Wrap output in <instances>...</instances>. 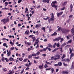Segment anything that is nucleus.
I'll use <instances>...</instances> for the list:
<instances>
[{
    "label": "nucleus",
    "instance_id": "nucleus-1",
    "mask_svg": "<svg viewBox=\"0 0 74 74\" xmlns=\"http://www.w3.org/2000/svg\"><path fill=\"white\" fill-rule=\"evenodd\" d=\"M57 3V2L56 1H53L52 2V3L51 4V5L52 6V7H53V8H55L56 10H57V8H58V6L55 5V4H56Z\"/></svg>",
    "mask_w": 74,
    "mask_h": 74
},
{
    "label": "nucleus",
    "instance_id": "nucleus-2",
    "mask_svg": "<svg viewBox=\"0 0 74 74\" xmlns=\"http://www.w3.org/2000/svg\"><path fill=\"white\" fill-rule=\"evenodd\" d=\"M60 40H61L60 41V42L62 43V42L63 41L64 39L62 38H61V37H60L57 38H56L54 39V41H59Z\"/></svg>",
    "mask_w": 74,
    "mask_h": 74
},
{
    "label": "nucleus",
    "instance_id": "nucleus-3",
    "mask_svg": "<svg viewBox=\"0 0 74 74\" xmlns=\"http://www.w3.org/2000/svg\"><path fill=\"white\" fill-rule=\"evenodd\" d=\"M9 21L10 20L8 18L6 20H5V19L4 18L1 20V22H3V24H5L6 23H7V22H9Z\"/></svg>",
    "mask_w": 74,
    "mask_h": 74
},
{
    "label": "nucleus",
    "instance_id": "nucleus-4",
    "mask_svg": "<svg viewBox=\"0 0 74 74\" xmlns=\"http://www.w3.org/2000/svg\"><path fill=\"white\" fill-rule=\"evenodd\" d=\"M60 57V55L58 54L57 55L55 56H54V60H56L57 59H59Z\"/></svg>",
    "mask_w": 74,
    "mask_h": 74
},
{
    "label": "nucleus",
    "instance_id": "nucleus-5",
    "mask_svg": "<svg viewBox=\"0 0 74 74\" xmlns=\"http://www.w3.org/2000/svg\"><path fill=\"white\" fill-rule=\"evenodd\" d=\"M43 64H42V65H40L39 66V68H40V70H42V69H43Z\"/></svg>",
    "mask_w": 74,
    "mask_h": 74
},
{
    "label": "nucleus",
    "instance_id": "nucleus-6",
    "mask_svg": "<svg viewBox=\"0 0 74 74\" xmlns=\"http://www.w3.org/2000/svg\"><path fill=\"white\" fill-rule=\"evenodd\" d=\"M69 73L68 72V71H62V74H68Z\"/></svg>",
    "mask_w": 74,
    "mask_h": 74
},
{
    "label": "nucleus",
    "instance_id": "nucleus-7",
    "mask_svg": "<svg viewBox=\"0 0 74 74\" xmlns=\"http://www.w3.org/2000/svg\"><path fill=\"white\" fill-rule=\"evenodd\" d=\"M48 47H49L50 48H52V45H51V44L49 43L47 44Z\"/></svg>",
    "mask_w": 74,
    "mask_h": 74
},
{
    "label": "nucleus",
    "instance_id": "nucleus-8",
    "mask_svg": "<svg viewBox=\"0 0 74 74\" xmlns=\"http://www.w3.org/2000/svg\"><path fill=\"white\" fill-rule=\"evenodd\" d=\"M70 46H71L70 45H67L65 47V49H67V48H69L70 47Z\"/></svg>",
    "mask_w": 74,
    "mask_h": 74
},
{
    "label": "nucleus",
    "instance_id": "nucleus-9",
    "mask_svg": "<svg viewBox=\"0 0 74 74\" xmlns=\"http://www.w3.org/2000/svg\"><path fill=\"white\" fill-rule=\"evenodd\" d=\"M7 56H10L11 55V50H9V51L8 53H7Z\"/></svg>",
    "mask_w": 74,
    "mask_h": 74
},
{
    "label": "nucleus",
    "instance_id": "nucleus-10",
    "mask_svg": "<svg viewBox=\"0 0 74 74\" xmlns=\"http://www.w3.org/2000/svg\"><path fill=\"white\" fill-rule=\"evenodd\" d=\"M41 26V25L40 24H37L35 26L36 28H37V27H39Z\"/></svg>",
    "mask_w": 74,
    "mask_h": 74
},
{
    "label": "nucleus",
    "instance_id": "nucleus-11",
    "mask_svg": "<svg viewBox=\"0 0 74 74\" xmlns=\"http://www.w3.org/2000/svg\"><path fill=\"white\" fill-rule=\"evenodd\" d=\"M63 14V12H61L60 13H58L57 14V16L59 17L60 15H61L62 14Z\"/></svg>",
    "mask_w": 74,
    "mask_h": 74
},
{
    "label": "nucleus",
    "instance_id": "nucleus-12",
    "mask_svg": "<svg viewBox=\"0 0 74 74\" xmlns=\"http://www.w3.org/2000/svg\"><path fill=\"white\" fill-rule=\"evenodd\" d=\"M42 2L43 3H49V1L48 0H43L42 1Z\"/></svg>",
    "mask_w": 74,
    "mask_h": 74
},
{
    "label": "nucleus",
    "instance_id": "nucleus-13",
    "mask_svg": "<svg viewBox=\"0 0 74 74\" xmlns=\"http://www.w3.org/2000/svg\"><path fill=\"white\" fill-rule=\"evenodd\" d=\"M71 32L73 34H74V28H72L71 30Z\"/></svg>",
    "mask_w": 74,
    "mask_h": 74
},
{
    "label": "nucleus",
    "instance_id": "nucleus-14",
    "mask_svg": "<svg viewBox=\"0 0 74 74\" xmlns=\"http://www.w3.org/2000/svg\"><path fill=\"white\" fill-rule=\"evenodd\" d=\"M57 35V33L56 32H54V33L53 34H52L51 36H56Z\"/></svg>",
    "mask_w": 74,
    "mask_h": 74
},
{
    "label": "nucleus",
    "instance_id": "nucleus-15",
    "mask_svg": "<svg viewBox=\"0 0 74 74\" xmlns=\"http://www.w3.org/2000/svg\"><path fill=\"white\" fill-rule=\"evenodd\" d=\"M31 38L32 39V41L33 42H34V41H36V37H32Z\"/></svg>",
    "mask_w": 74,
    "mask_h": 74
},
{
    "label": "nucleus",
    "instance_id": "nucleus-16",
    "mask_svg": "<svg viewBox=\"0 0 74 74\" xmlns=\"http://www.w3.org/2000/svg\"><path fill=\"white\" fill-rule=\"evenodd\" d=\"M64 58H66V54H63V55L61 57V58L62 59H64Z\"/></svg>",
    "mask_w": 74,
    "mask_h": 74
},
{
    "label": "nucleus",
    "instance_id": "nucleus-17",
    "mask_svg": "<svg viewBox=\"0 0 74 74\" xmlns=\"http://www.w3.org/2000/svg\"><path fill=\"white\" fill-rule=\"evenodd\" d=\"M58 66H61L62 65V63L60 62H59L58 63Z\"/></svg>",
    "mask_w": 74,
    "mask_h": 74
},
{
    "label": "nucleus",
    "instance_id": "nucleus-18",
    "mask_svg": "<svg viewBox=\"0 0 74 74\" xmlns=\"http://www.w3.org/2000/svg\"><path fill=\"white\" fill-rule=\"evenodd\" d=\"M9 60L10 61H12L14 60V59L10 57L9 58Z\"/></svg>",
    "mask_w": 74,
    "mask_h": 74
},
{
    "label": "nucleus",
    "instance_id": "nucleus-19",
    "mask_svg": "<svg viewBox=\"0 0 74 74\" xmlns=\"http://www.w3.org/2000/svg\"><path fill=\"white\" fill-rule=\"evenodd\" d=\"M28 11V9H27V8H26L25 9V14H26L27 12V13H28V12H27V11Z\"/></svg>",
    "mask_w": 74,
    "mask_h": 74
},
{
    "label": "nucleus",
    "instance_id": "nucleus-20",
    "mask_svg": "<svg viewBox=\"0 0 74 74\" xmlns=\"http://www.w3.org/2000/svg\"><path fill=\"white\" fill-rule=\"evenodd\" d=\"M74 54L73 53H71V56L70 57V59H71V58H72V57H73V56H74Z\"/></svg>",
    "mask_w": 74,
    "mask_h": 74
},
{
    "label": "nucleus",
    "instance_id": "nucleus-21",
    "mask_svg": "<svg viewBox=\"0 0 74 74\" xmlns=\"http://www.w3.org/2000/svg\"><path fill=\"white\" fill-rule=\"evenodd\" d=\"M28 58L29 59H31L32 58V55H30L28 56Z\"/></svg>",
    "mask_w": 74,
    "mask_h": 74
},
{
    "label": "nucleus",
    "instance_id": "nucleus-22",
    "mask_svg": "<svg viewBox=\"0 0 74 74\" xmlns=\"http://www.w3.org/2000/svg\"><path fill=\"white\" fill-rule=\"evenodd\" d=\"M74 66L72 65L70 69H71V70H73V69H74Z\"/></svg>",
    "mask_w": 74,
    "mask_h": 74
},
{
    "label": "nucleus",
    "instance_id": "nucleus-23",
    "mask_svg": "<svg viewBox=\"0 0 74 74\" xmlns=\"http://www.w3.org/2000/svg\"><path fill=\"white\" fill-rule=\"evenodd\" d=\"M69 50L70 51V52H69L70 54H71V53L72 52V50L71 49V48H69Z\"/></svg>",
    "mask_w": 74,
    "mask_h": 74
},
{
    "label": "nucleus",
    "instance_id": "nucleus-24",
    "mask_svg": "<svg viewBox=\"0 0 74 74\" xmlns=\"http://www.w3.org/2000/svg\"><path fill=\"white\" fill-rule=\"evenodd\" d=\"M38 40H36V41L35 42V44H38Z\"/></svg>",
    "mask_w": 74,
    "mask_h": 74
},
{
    "label": "nucleus",
    "instance_id": "nucleus-25",
    "mask_svg": "<svg viewBox=\"0 0 74 74\" xmlns=\"http://www.w3.org/2000/svg\"><path fill=\"white\" fill-rule=\"evenodd\" d=\"M42 30H43L44 32H45V27H43L41 28Z\"/></svg>",
    "mask_w": 74,
    "mask_h": 74
},
{
    "label": "nucleus",
    "instance_id": "nucleus-26",
    "mask_svg": "<svg viewBox=\"0 0 74 74\" xmlns=\"http://www.w3.org/2000/svg\"><path fill=\"white\" fill-rule=\"evenodd\" d=\"M62 32V33H65V31H66V29H64L63 30H61Z\"/></svg>",
    "mask_w": 74,
    "mask_h": 74
},
{
    "label": "nucleus",
    "instance_id": "nucleus-27",
    "mask_svg": "<svg viewBox=\"0 0 74 74\" xmlns=\"http://www.w3.org/2000/svg\"><path fill=\"white\" fill-rule=\"evenodd\" d=\"M6 69V68H4L2 69V70H3L5 72V71H7V69Z\"/></svg>",
    "mask_w": 74,
    "mask_h": 74
},
{
    "label": "nucleus",
    "instance_id": "nucleus-28",
    "mask_svg": "<svg viewBox=\"0 0 74 74\" xmlns=\"http://www.w3.org/2000/svg\"><path fill=\"white\" fill-rule=\"evenodd\" d=\"M49 19V17H47V18H43V19L44 20H47V19Z\"/></svg>",
    "mask_w": 74,
    "mask_h": 74
},
{
    "label": "nucleus",
    "instance_id": "nucleus-29",
    "mask_svg": "<svg viewBox=\"0 0 74 74\" xmlns=\"http://www.w3.org/2000/svg\"><path fill=\"white\" fill-rule=\"evenodd\" d=\"M9 72L10 73H8V74H12L14 73L12 72V71H9Z\"/></svg>",
    "mask_w": 74,
    "mask_h": 74
},
{
    "label": "nucleus",
    "instance_id": "nucleus-30",
    "mask_svg": "<svg viewBox=\"0 0 74 74\" xmlns=\"http://www.w3.org/2000/svg\"><path fill=\"white\" fill-rule=\"evenodd\" d=\"M67 3V2L66 1L64 2V4H63V5H66Z\"/></svg>",
    "mask_w": 74,
    "mask_h": 74
},
{
    "label": "nucleus",
    "instance_id": "nucleus-31",
    "mask_svg": "<svg viewBox=\"0 0 74 74\" xmlns=\"http://www.w3.org/2000/svg\"><path fill=\"white\" fill-rule=\"evenodd\" d=\"M70 61V59H66V62H69Z\"/></svg>",
    "mask_w": 74,
    "mask_h": 74
},
{
    "label": "nucleus",
    "instance_id": "nucleus-32",
    "mask_svg": "<svg viewBox=\"0 0 74 74\" xmlns=\"http://www.w3.org/2000/svg\"><path fill=\"white\" fill-rule=\"evenodd\" d=\"M47 47H46V48L43 49V51H46V50H47Z\"/></svg>",
    "mask_w": 74,
    "mask_h": 74
},
{
    "label": "nucleus",
    "instance_id": "nucleus-33",
    "mask_svg": "<svg viewBox=\"0 0 74 74\" xmlns=\"http://www.w3.org/2000/svg\"><path fill=\"white\" fill-rule=\"evenodd\" d=\"M70 8H72L73 7V5L72 4H71L70 5Z\"/></svg>",
    "mask_w": 74,
    "mask_h": 74
},
{
    "label": "nucleus",
    "instance_id": "nucleus-34",
    "mask_svg": "<svg viewBox=\"0 0 74 74\" xmlns=\"http://www.w3.org/2000/svg\"><path fill=\"white\" fill-rule=\"evenodd\" d=\"M51 18H54V15H53V13H51Z\"/></svg>",
    "mask_w": 74,
    "mask_h": 74
},
{
    "label": "nucleus",
    "instance_id": "nucleus-35",
    "mask_svg": "<svg viewBox=\"0 0 74 74\" xmlns=\"http://www.w3.org/2000/svg\"><path fill=\"white\" fill-rule=\"evenodd\" d=\"M71 40H69L68 42H67V44H69V43H71Z\"/></svg>",
    "mask_w": 74,
    "mask_h": 74
},
{
    "label": "nucleus",
    "instance_id": "nucleus-36",
    "mask_svg": "<svg viewBox=\"0 0 74 74\" xmlns=\"http://www.w3.org/2000/svg\"><path fill=\"white\" fill-rule=\"evenodd\" d=\"M32 56H36V53H34L32 54Z\"/></svg>",
    "mask_w": 74,
    "mask_h": 74
},
{
    "label": "nucleus",
    "instance_id": "nucleus-37",
    "mask_svg": "<svg viewBox=\"0 0 74 74\" xmlns=\"http://www.w3.org/2000/svg\"><path fill=\"white\" fill-rule=\"evenodd\" d=\"M51 73H53V71H54V69H53V68H52L51 69Z\"/></svg>",
    "mask_w": 74,
    "mask_h": 74
},
{
    "label": "nucleus",
    "instance_id": "nucleus-38",
    "mask_svg": "<svg viewBox=\"0 0 74 74\" xmlns=\"http://www.w3.org/2000/svg\"><path fill=\"white\" fill-rule=\"evenodd\" d=\"M47 49L48 50H49V51H50L51 50V48H50L49 47H47Z\"/></svg>",
    "mask_w": 74,
    "mask_h": 74
},
{
    "label": "nucleus",
    "instance_id": "nucleus-39",
    "mask_svg": "<svg viewBox=\"0 0 74 74\" xmlns=\"http://www.w3.org/2000/svg\"><path fill=\"white\" fill-rule=\"evenodd\" d=\"M63 64H64V66H67V64H65V63H63Z\"/></svg>",
    "mask_w": 74,
    "mask_h": 74
},
{
    "label": "nucleus",
    "instance_id": "nucleus-40",
    "mask_svg": "<svg viewBox=\"0 0 74 74\" xmlns=\"http://www.w3.org/2000/svg\"><path fill=\"white\" fill-rule=\"evenodd\" d=\"M59 48L60 49L61 52H63V51H62V48L60 47Z\"/></svg>",
    "mask_w": 74,
    "mask_h": 74
},
{
    "label": "nucleus",
    "instance_id": "nucleus-41",
    "mask_svg": "<svg viewBox=\"0 0 74 74\" xmlns=\"http://www.w3.org/2000/svg\"><path fill=\"white\" fill-rule=\"evenodd\" d=\"M39 54H40V51H38L36 53V55H38Z\"/></svg>",
    "mask_w": 74,
    "mask_h": 74
},
{
    "label": "nucleus",
    "instance_id": "nucleus-42",
    "mask_svg": "<svg viewBox=\"0 0 74 74\" xmlns=\"http://www.w3.org/2000/svg\"><path fill=\"white\" fill-rule=\"evenodd\" d=\"M24 69H23L22 70L21 72V74L23 73V72H24Z\"/></svg>",
    "mask_w": 74,
    "mask_h": 74
},
{
    "label": "nucleus",
    "instance_id": "nucleus-43",
    "mask_svg": "<svg viewBox=\"0 0 74 74\" xmlns=\"http://www.w3.org/2000/svg\"><path fill=\"white\" fill-rule=\"evenodd\" d=\"M50 19L51 21H53L55 20V19H54V18H52L51 17Z\"/></svg>",
    "mask_w": 74,
    "mask_h": 74
},
{
    "label": "nucleus",
    "instance_id": "nucleus-44",
    "mask_svg": "<svg viewBox=\"0 0 74 74\" xmlns=\"http://www.w3.org/2000/svg\"><path fill=\"white\" fill-rule=\"evenodd\" d=\"M19 60H20V61H22V60H23V59H22V58H19Z\"/></svg>",
    "mask_w": 74,
    "mask_h": 74
},
{
    "label": "nucleus",
    "instance_id": "nucleus-45",
    "mask_svg": "<svg viewBox=\"0 0 74 74\" xmlns=\"http://www.w3.org/2000/svg\"><path fill=\"white\" fill-rule=\"evenodd\" d=\"M62 61H63V62H66V59H63L62 60Z\"/></svg>",
    "mask_w": 74,
    "mask_h": 74
},
{
    "label": "nucleus",
    "instance_id": "nucleus-46",
    "mask_svg": "<svg viewBox=\"0 0 74 74\" xmlns=\"http://www.w3.org/2000/svg\"><path fill=\"white\" fill-rule=\"evenodd\" d=\"M10 49L11 51H12V50L14 49V47H11Z\"/></svg>",
    "mask_w": 74,
    "mask_h": 74
},
{
    "label": "nucleus",
    "instance_id": "nucleus-47",
    "mask_svg": "<svg viewBox=\"0 0 74 74\" xmlns=\"http://www.w3.org/2000/svg\"><path fill=\"white\" fill-rule=\"evenodd\" d=\"M39 58H40V56H38V57H35V58L36 59H39Z\"/></svg>",
    "mask_w": 74,
    "mask_h": 74
},
{
    "label": "nucleus",
    "instance_id": "nucleus-48",
    "mask_svg": "<svg viewBox=\"0 0 74 74\" xmlns=\"http://www.w3.org/2000/svg\"><path fill=\"white\" fill-rule=\"evenodd\" d=\"M3 45L4 47H5L6 45H7V44H6V43H4L3 44Z\"/></svg>",
    "mask_w": 74,
    "mask_h": 74
},
{
    "label": "nucleus",
    "instance_id": "nucleus-49",
    "mask_svg": "<svg viewBox=\"0 0 74 74\" xmlns=\"http://www.w3.org/2000/svg\"><path fill=\"white\" fill-rule=\"evenodd\" d=\"M56 46L57 47H59L60 46L59 45V44L58 43H57L56 45Z\"/></svg>",
    "mask_w": 74,
    "mask_h": 74
},
{
    "label": "nucleus",
    "instance_id": "nucleus-50",
    "mask_svg": "<svg viewBox=\"0 0 74 74\" xmlns=\"http://www.w3.org/2000/svg\"><path fill=\"white\" fill-rule=\"evenodd\" d=\"M27 45H31L30 43V42H27Z\"/></svg>",
    "mask_w": 74,
    "mask_h": 74
},
{
    "label": "nucleus",
    "instance_id": "nucleus-51",
    "mask_svg": "<svg viewBox=\"0 0 74 74\" xmlns=\"http://www.w3.org/2000/svg\"><path fill=\"white\" fill-rule=\"evenodd\" d=\"M66 45V43H64L63 44L62 46H65Z\"/></svg>",
    "mask_w": 74,
    "mask_h": 74
},
{
    "label": "nucleus",
    "instance_id": "nucleus-52",
    "mask_svg": "<svg viewBox=\"0 0 74 74\" xmlns=\"http://www.w3.org/2000/svg\"><path fill=\"white\" fill-rule=\"evenodd\" d=\"M48 66H47V64H45V66L44 67H45V68H47V67H48Z\"/></svg>",
    "mask_w": 74,
    "mask_h": 74
},
{
    "label": "nucleus",
    "instance_id": "nucleus-53",
    "mask_svg": "<svg viewBox=\"0 0 74 74\" xmlns=\"http://www.w3.org/2000/svg\"><path fill=\"white\" fill-rule=\"evenodd\" d=\"M58 48L57 49H54L53 51L52 52H54L55 51H56V50H58Z\"/></svg>",
    "mask_w": 74,
    "mask_h": 74
},
{
    "label": "nucleus",
    "instance_id": "nucleus-54",
    "mask_svg": "<svg viewBox=\"0 0 74 74\" xmlns=\"http://www.w3.org/2000/svg\"><path fill=\"white\" fill-rule=\"evenodd\" d=\"M21 2H22V0H19L18 1V3H20Z\"/></svg>",
    "mask_w": 74,
    "mask_h": 74
},
{
    "label": "nucleus",
    "instance_id": "nucleus-55",
    "mask_svg": "<svg viewBox=\"0 0 74 74\" xmlns=\"http://www.w3.org/2000/svg\"><path fill=\"white\" fill-rule=\"evenodd\" d=\"M46 63H47V64H51L50 63H49V62H48L47 61H46Z\"/></svg>",
    "mask_w": 74,
    "mask_h": 74
},
{
    "label": "nucleus",
    "instance_id": "nucleus-56",
    "mask_svg": "<svg viewBox=\"0 0 74 74\" xmlns=\"http://www.w3.org/2000/svg\"><path fill=\"white\" fill-rule=\"evenodd\" d=\"M34 35H31L29 36V37H33Z\"/></svg>",
    "mask_w": 74,
    "mask_h": 74
},
{
    "label": "nucleus",
    "instance_id": "nucleus-57",
    "mask_svg": "<svg viewBox=\"0 0 74 74\" xmlns=\"http://www.w3.org/2000/svg\"><path fill=\"white\" fill-rule=\"evenodd\" d=\"M2 10H7V8H2Z\"/></svg>",
    "mask_w": 74,
    "mask_h": 74
},
{
    "label": "nucleus",
    "instance_id": "nucleus-58",
    "mask_svg": "<svg viewBox=\"0 0 74 74\" xmlns=\"http://www.w3.org/2000/svg\"><path fill=\"white\" fill-rule=\"evenodd\" d=\"M61 29V28L60 27H59L58 28V31H60V29Z\"/></svg>",
    "mask_w": 74,
    "mask_h": 74
},
{
    "label": "nucleus",
    "instance_id": "nucleus-59",
    "mask_svg": "<svg viewBox=\"0 0 74 74\" xmlns=\"http://www.w3.org/2000/svg\"><path fill=\"white\" fill-rule=\"evenodd\" d=\"M36 8H40V5L37 6Z\"/></svg>",
    "mask_w": 74,
    "mask_h": 74
},
{
    "label": "nucleus",
    "instance_id": "nucleus-60",
    "mask_svg": "<svg viewBox=\"0 0 74 74\" xmlns=\"http://www.w3.org/2000/svg\"><path fill=\"white\" fill-rule=\"evenodd\" d=\"M21 26V23L18 24V26L19 27H20Z\"/></svg>",
    "mask_w": 74,
    "mask_h": 74
},
{
    "label": "nucleus",
    "instance_id": "nucleus-61",
    "mask_svg": "<svg viewBox=\"0 0 74 74\" xmlns=\"http://www.w3.org/2000/svg\"><path fill=\"white\" fill-rule=\"evenodd\" d=\"M5 60V59L3 57L2 58V61H3H3H4V60Z\"/></svg>",
    "mask_w": 74,
    "mask_h": 74
},
{
    "label": "nucleus",
    "instance_id": "nucleus-62",
    "mask_svg": "<svg viewBox=\"0 0 74 74\" xmlns=\"http://www.w3.org/2000/svg\"><path fill=\"white\" fill-rule=\"evenodd\" d=\"M5 60H6V61L7 62H8V60L7 59V58H5Z\"/></svg>",
    "mask_w": 74,
    "mask_h": 74
},
{
    "label": "nucleus",
    "instance_id": "nucleus-63",
    "mask_svg": "<svg viewBox=\"0 0 74 74\" xmlns=\"http://www.w3.org/2000/svg\"><path fill=\"white\" fill-rule=\"evenodd\" d=\"M31 13L32 14H33L34 13V11H32Z\"/></svg>",
    "mask_w": 74,
    "mask_h": 74
},
{
    "label": "nucleus",
    "instance_id": "nucleus-64",
    "mask_svg": "<svg viewBox=\"0 0 74 74\" xmlns=\"http://www.w3.org/2000/svg\"><path fill=\"white\" fill-rule=\"evenodd\" d=\"M54 66H58V64H54Z\"/></svg>",
    "mask_w": 74,
    "mask_h": 74
}]
</instances>
